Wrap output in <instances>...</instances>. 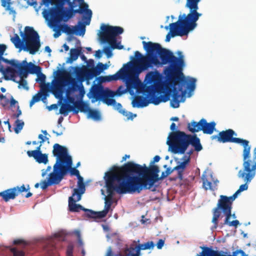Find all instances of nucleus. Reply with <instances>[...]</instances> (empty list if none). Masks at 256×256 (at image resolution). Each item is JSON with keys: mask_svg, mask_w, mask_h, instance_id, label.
<instances>
[{"mask_svg": "<svg viewBox=\"0 0 256 256\" xmlns=\"http://www.w3.org/2000/svg\"><path fill=\"white\" fill-rule=\"evenodd\" d=\"M237 134L232 129H228L220 132L217 135H213L210 136L212 140H216L220 143L232 142L242 144V142L246 144L244 139L234 138Z\"/></svg>", "mask_w": 256, "mask_h": 256, "instance_id": "15", "label": "nucleus"}, {"mask_svg": "<svg viewBox=\"0 0 256 256\" xmlns=\"http://www.w3.org/2000/svg\"><path fill=\"white\" fill-rule=\"evenodd\" d=\"M0 60H2L3 62H4L10 64L12 66H13L14 68L18 70L20 69V73L22 74L24 71H22V69H23L24 68L23 67V66H24L23 64V61L20 63L17 60H8V59L4 58L2 56H1Z\"/></svg>", "mask_w": 256, "mask_h": 256, "instance_id": "29", "label": "nucleus"}, {"mask_svg": "<svg viewBox=\"0 0 256 256\" xmlns=\"http://www.w3.org/2000/svg\"><path fill=\"white\" fill-rule=\"evenodd\" d=\"M100 28L102 32L100 34V38L102 42L108 43L112 49L121 50L122 46H118L116 44L117 36L124 32V29L120 26H111L102 24Z\"/></svg>", "mask_w": 256, "mask_h": 256, "instance_id": "10", "label": "nucleus"}, {"mask_svg": "<svg viewBox=\"0 0 256 256\" xmlns=\"http://www.w3.org/2000/svg\"><path fill=\"white\" fill-rule=\"evenodd\" d=\"M6 10L9 12V14H12L14 15V16H15L16 12L15 10L14 9V8L10 6V3H8V5L6 6Z\"/></svg>", "mask_w": 256, "mask_h": 256, "instance_id": "51", "label": "nucleus"}, {"mask_svg": "<svg viewBox=\"0 0 256 256\" xmlns=\"http://www.w3.org/2000/svg\"><path fill=\"white\" fill-rule=\"evenodd\" d=\"M42 146V144H40V146L36 148V150H34L27 151L26 154H27L28 156L29 157H32V156H34L36 155H38L40 153H42V152L40 151V147Z\"/></svg>", "mask_w": 256, "mask_h": 256, "instance_id": "42", "label": "nucleus"}, {"mask_svg": "<svg viewBox=\"0 0 256 256\" xmlns=\"http://www.w3.org/2000/svg\"><path fill=\"white\" fill-rule=\"evenodd\" d=\"M38 138L40 140V144H42L46 140H48V138L44 136L42 134H40L38 136Z\"/></svg>", "mask_w": 256, "mask_h": 256, "instance_id": "54", "label": "nucleus"}, {"mask_svg": "<svg viewBox=\"0 0 256 256\" xmlns=\"http://www.w3.org/2000/svg\"><path fill=\"white\" fill-rule=\"evenodd\" d=\"M41 72V70L40 71ZM38 74V78L36 80V81L38 82H39L40 84H44L45 85V81H46V76L43 74L42 73H41L40 72L37 73Z\"/></svg>", "mask_w": 256, "mask_h": 256, "instance_id": "44", "label": "nucleus"}, {"mask_svg": "<svg viewBox=\"0 0 256 256\" xmlns=\"http://www.w3.org/2000/svg\"><path fill=\"white\" fill-rule=\"evenodd\" d=\"M104 178L108 196L104 198V210L100 212L104 218L110 208L114 192L118 194H140L124 164L120 167L114 166L105 174Z\"/></svg>", "mask_w": 256, "mask_h": 256, "instance_id": "3", "label": "nucleus"}, {"mask_svg": "<svg viewBox=\"0 0 256 256\" xmlns=\"http://www.w3.org/2000/svg\"><path fill=\"white\" fill-rule=\"evenodd\" d=\"M64 86V81L61 78H58L52 86V92L56 96L62 94V88Z\"/></svg>", "mask_w": 256, "mask_h": 256, "instance_id": "28", "label": "nucleus"}, {"mask_svg": "<svg viewBox=\"0 0 256 256\" xmlns=\"http://www.w3.org/2000/svg\"><path fill=\"white\" fill-rule=\"evenodd\" d=\"M212 222L214 224V228H216L218 226V219L212 218Z\"/></svg>", "mask_w": 256, "mask_h": 256, "instance_id": "62", "label": "nucleus"}, {"mask_svg": "<svg viewBox=\"0 0 256 256\" xmlns=\"http://www.w3.org/2000/svg\"><path fill=\"white\" fill-rule=\"evenodd\" d=\"M160 159V158L159 156H156L153 158L152 162H151L152 164H154L156 162H158Z\"/></svg>", "mask_w": 256, "mask_h": 256, "instance_id": "64", "label": "nucleus"}, {"mask_svg": "<svg viewBox=\"0 0 256 256\" xmlns=\"http://www.w3.org/2000/svg\"><path fill=\"white\" fill-rule=\"evenodd\" d=\"M66 170L62 165L55 164L53 166V172L49 174L48 180L52 185L58 184L66 176Z\"/></svg>", "mask_w": 256, "mask_h": 256, "instance_id": "19", "label": "nucleus"}, {"mask_svg": "<svg viewBox=\"0 0 256 256\" xmlns=\"http://www.w3.org/2000/svg\"><path fill=\"white\" fill-rule=\"evenodd\" d=\"M232 204L227 200L226 196L221 195L218 200L216 207L213 210L214 218L218 220L220 216L221 210L224 214L226 216V218L222 225H228L230 226H235L236 228L239 224L240 222L238 220H234L232 222L230 221V219L232 216Z\"/></svg>", "mask_w": 256, "mask_h": 256, "instance_id": "9", "label": "nucleus"}, {"mask_svg": "<svg viewBox=\"0 0 256 256\" xmlns=\"http://www.w3.org/2000/svg\"><path fill=\"white\" fill-rule=\"evenodd\" d=\"M202 186L203 188L206 190H208V189L214 190L216 187L217 186L218 180L214 182V183H212L210 182H209L207 180L206 178H202Z\"/></svg>", "mask_w": 256, "mask_h": 256, "instance_id": "32", "label": "nucleus"}, {"mask_svg": "<svg viewBox=\"0 0 256 256\" xmlns=\"http://www.w3.org/2000/svg\"><path fill=\"white\" fill-rule=\"evenodd\" d=\"M15 124L14 132L16 134H18L24 127V122L18 119L16 120Z\"/></svg>", "mask_w": 256, "mask_h": 256, "instance_id": "39", "label": "nucleus"}, {"mask_svg": "<svg viewBox=\"0 0 256 256\" xmlns=\"http://www.w3.org/2000/svg\"><path fill=\"white\" fill-rule=\"evenodd\" d=\"M171 132L166 142L174 154H184L190 144L194 147L196 152L200 151L202 146L200 138L196 134H187L184 132L176 130V124L172 122L170 126Z\"/></svg>", "mask_w": 256, "mask_h": 256, "instance_id": "6", "label": "nucleus"}, {"mask_svg": "<svg viewBox=\"0 0 256 256\" xmlns=\"http://www.w3.org/2000/svg\"><path fill=\"white\" fill-rule=\"evenodd\" d=\"M164 240H163L162 239L159 240L156 244L157 248L158 249H161L162 248V246H164Z\"/></svg>", "mask_w": 256, "mask_h": 256, "instance_id": "53", "label": "nucleus"}, {"mask_svg": "<svg viewBox=\"0 0 256 256\" xmlns=\"http://www.w3.org/2000/svg\"><path fill=\"white\" fill-rule=\"evenodd\" d=\"M70 95L68 96H67V97H68V102H70V103H72L73 104V106H74V103L76 102V101L74 100V98L72 97V96H69Z\"/></svg>", "mask_w": 256, "mask_h": 256, "instance_id": "60", "label": "nucleus"}, {"mask_svg": "<svg viewBox=\"0 0 256 256\" xmlns=\"http://www.w3.org/2000/svg\"><path fill=\"white\" fill-rule=\"evenodd\" d=\"M72 158L68 160L62 165V166L66 170V175L69 172L71 176H76L78 179V190H86L85 184L84 182V179L80 174V172L76 168H72Z\"/></svg>", "mask_w": 256, "mask_h": 256, "instance_id": "20", "label": "nucleus"}, {"mask_svg": "<svg viewBox=\"0 0 256 256\" xmlns=\"http://www.w3.org/2000/svg\"><path fill=\"white\" fill-rule=\"evenodd\" d=\"M122 88V86H120L117 91L116 93L118 94V95L120 96L122 94H124L125 92V90H121V89Z\"/></svg>", "mask_w": 256, "mask_h": 256, "instance_id": "63", "label": "nucleus"}, {"mask_svg": "<svg viewBox=\"0 0 256 256\" xmlns=\"http://www.w3.org/2000/svg\"><path fill=\"white\" fill-rule=\"evenodd\" d=\"M13 254V256H24V253L22 250H18L16 248H13L10 249Z\"/></svg>", "mask_w": 256, "mask_h": 256, "instance_id": "47", "label": "nucleus"}, {"mask_svg": "<svg viewBox=\"0 0 256 256\" xmlns=\"http://www.w3.org/2000/svg\"><path fill=\"white\" fill-rule=\"evenodd\" d=\"M13 244H26L24 240H20V239H17V240H14L13 242Z\"/></svg>", "mask_w": 256, "mask_h": 256, "instance_id": "56", "label": "nucleus"}, {"mask_svg": "<svg viewBox=\"0 0 256 256\" xmlns=\"http://www.w3.org/2000/svg\"><path fill=\"white\" fill-rule=\"evenodd\" d=\"M32 157L39 164L43 163L46 164L48 162V155L46 154L40 153Z\"/></svg>", "mask_w": 256, "mask_h": 256, "instance_id": "37", "label": "nucleus"}, {"mask_svg": "<svg viewBox=\"0 0 256 256\" xmlns=\"http://www.w3.org/2000/svg\"><path fill=\"white\" fill-rule=\"evenodd\" d=\"M216 126L214 122H208L206 119L202 118L198 122L192 121L188 123V129L192 133L202 130L204 134H211L215 130Z\"/></svg>", "mask_w": 256, "mask_h": 256, "instance_id": "14", "label": "nucleus"}, {"mask_svg": "<svg viewBox=\"0 0 256 256\" xmlns=\"http://www.w3.org/2000/svg\"><path fill=\"white\" fill-rule=\"evenodd\" d=\"M124 166L140 193L142 190L156 191V182L166 178L175 171L173 168H168L164 172H162L160 177H159L160 170L156 165L146 166L145 164L141 166L129 162L125 164Z\"/></svg>", "mask_w": 256, "mask_h": 256, "instance_id": "4", "label": "nucleus"}, {"mask_svg": "<svg viewBox=\"0 0 256 256\" xmlns=\"http://www.w3.org/2000/svg\"><path fill=\"white\" fill-rule=\"evenodd\" d=\"M81 48H72L70 50V56L69 60L70 62H72L76 60L81 52Z\"/></svg>", "mask_w": 256, "mask_h": 256, "instance_id": "35", "label": "nucleus"}, {"mask_svg": "<svg viewBox=\"0 0 256 256\" xmlns=\"http://www.w3.org/2000/svg\"><path fill=\"white\" fill-rule=\"evenodd\" d=\"M246 144L242 142V144L244 147L242 157H243V164L242 166L244 168V171L248 172V178L252 176L254 174V171L256 172V148L254 149L253 157L250 158V149L251 146L249 145V141L244 140Z\"/></svg>", "mask_w": 256, "mask_h": 256, "instance_id": "12", "label": "nucleus"}, {"mask_svg": "<svg viewBox=\"0 0 256 256\" xmlns=\"http://www.w3.org/2000/svg\"><path fill=\"white\" fill-rule=\"evenodd\" d=\"M150 103H151V98L148 99L146 97L137 96L132 101V104L134 108H142L147 106Z\"/></svg>", "mask_w": 256, "mask_h": 256, "instance_id": "26", "label": "nucleus"}, {"mask_svg": "<svg viewBox=\"0 0 256 256\" xmlns=\"http://www.w3.org/2000/svg\"><path fill=\"white\" fill-rule=\"evenodd\" d=\"M248 172L244 171V168L243 167L242 170H240L238 172V177L244 178L245 184L240 186L239 188L236 191V192L230 196H227V200L230 202L232 204V202L236 198L238 194L240 192L246 190L248 188V184L250 183L251 180L253 179L256 175V172L254 171V174H252V176L248 178Z\"/></svg>", "mask_w": 256, "mask_h": 256, "instance_id": "16", "label": "nucleus"}, {"mask_svg": "<svg viewBox=\"0 0 256 256\" xmlns=\"http://www.w3.org/2000/svg\"><path fill=\"white\" fill-rule=\"evenodd\" d=\"M78 90L80 91V94L82 95V96H83L85 93V92L84 90V86H82V84H80Z\"/></svg>", "mask_w": 256, "mask_h": 256, "instance_id": "59", "label": "nucleus"}, {"mask_svg": "<svg viewBox=\"0 0 256 256\" xmlns=\"http://www.w3.org/2000/svg\"><path fill=\"white\" fill-rule=\"evenodd\" d=\"M86 190H78V188H74L72 196L68 198V209L72 212H78L80 210L84 211L85 208L76 202L81 199L82 195Z\"/></svg>", "mask_w": 256, "mask_h": 256, "instance_id": "17", "label": "nucleus"}, {"mask_svg": "<svg viewBox=\"0 0 256 256\" xmlns=\"http://www.w3.org/2000/svg\"><path fill=\"white\" fill-rule=\"evenodd\" d=\"M11 40L16 48H20V46L22 44V42L19 36L17 34H14V36L12 38Z\"/></svg>", "mask_w": 256, "mask_h": 256, "instance_id": "40", "label": "nucleus"}, {"mask_svg": "<svg viewBox=\"0 0 256 256\" xmlns=\"http://www.w3.org/2000/svg\"><path fill=\"white\" fill-rule=\"evenodd\" d=\"M71 111H72L74 114H76L78 113V110L74 108L72 106L69 104H62L60 109V114H63L64 116H66L68 114V112Z\"/></svg>", "mask_w": 256, "mask_h": 256, "instance_id": "31", "label": "nucleus"}, {"mask_svg": "<svg viewBox=\"0 0 256 256\" xmlns=\"http://www.w3.org/2000/svg\"><path fill=\"white\" fill-rule=\"evenodd\" d=\"M23 64H25L23 66L24 68L22 69V70L24 71L22 72L23 73L22 74L20 73V69L18 70L20 78L19 81L17 82L15 80L14 77L16 71L14 68L11 67L6 68V74L4 78L6 80H12L14 82L18 83L19 84V88L20 86H22L24 88L28 90L27 82L26 80H24V78H26L28 74H34V73L40 72L41 70V68L40 66H36L32 62H30L29 63L27 62L26 60H23Z\"/></svg>", "mask_w": 256, "mask_h": 256, "instance_id": "8", "label": "nucleus"}, {"mask_svg": "<svg viewBox=\"0 0 256 256\" xmlns=\"http://www.w3.org/2000/svg\"><path fill=\"white\" fill-rule=\"evenodd\" d=\"M154 246L152 241H149L144 244H138L134 248L130 247L129 254L130 256H140V250L152 248Z\"/></svg>", "mask_w": 256, "mask_h": 256, "instance_id": "25", "label": "nucleus"}, {"mask_svg": "<svg viewBox=\"0 0 256 256\" xmlns=\"http://www.w3.org/2000/svg\"><path fill=\"white\" fill-rule=\"evenodd\" d=\"M84 212H86V215L87 217L94 218H102L104 216L100 214V212H94L92 210L84 208Z\"/></svg>", "mask_w": 256, "mask_h": 256, "instance_id": "33", "label": "nucleus"}, {"mask_svg": "<svg viewBox=\"0 0 256 256\" xmlns=\"http://www.w3.org/2000/svg\"><path fill=\"white\" fill-rule=\"evenodd\" d=\"M120 112L122 113L124 116L126 117L128 120H132L136 116V114H132V112H128L125 110H120Z\"/></svg>", "mask_w": 256, "mask_h": 256, "instance_id": "45", "label": "nucleus"}, {"mask_svg": "<svg viewBox=\"0 0 256 256\" xmlns=\"http://www.w3.org/2000/svg\"><path fill=\"white\" fill-rule=\"evenodd\" d=\"M52 153L54 156L56 157L55 164L62 165L67 160L72 158L68 155L67 148L58 144H55L53 146Z\"/></svg>", "mask_w": 256, "mask_h": 256, "instance_id": "18", "label": "nucleus"}, {"mask_svg": "<svg viewBox=\"0 0 256 256\" xmlns=\"http://www.w3.org/2000/svg\"><path fill=\"white\" fill-rule=\"evenodd\" d=\"M74 108L76 110H78V112L80 110V112H88L90 109L88 104L83 101L79 100L76 101Z\"/></svg>", "mask_w": 256, "mask_h": 256, "instance_id": "30", "label": "nucleus"}, {"mask_svg": "<svg viewBox=\"0 0 256 256\" xmlns=\"http://www.w3.org/2000/svg\"><path fill=\"white\" fill-rule=\"evenodd\" d=\"M145 80L146 81V84H148L150 85L145 86L144 92L150 96L151 103L158 105L161 102H166L170 100L169 96L166 94L158 96H155L156 93H164L166 88V84L162 81L158 72H149L146 76Z\"/></svg>", "mask_w": 256, "mask_h": 256, "instance_id": "7", "label": "nucleus"}, {"mask_svg": "<svg viewBox=\"0 0 256 256\" xmlns=\"http://www.w3.org/2000/svg\"><path fill=\"white\" fill-rule=\"evenodd\" d=\"M116 94L112 90H104L100 86H96L91 90L92 96L95 100L94 101L102 100L104 96H114Z\"/></svg>", "mask_w": 256, "mask_h": 256, "instance_id": "22", "label": "nucleus"}, {"mask_svg": "<svg viewBox=\"0 0 256 256\" xmlns=\"http://www.w3.org/2000/svg\"><path fill=\"white\" fill-rule=\"evenodd\" d=\"M96 58H100L102 56V52L100 50H98L96 52V54H94Z\"/></svg>", "mask_w": 256, "mask_h": 256, "instance_id": "61", "label": "nucleus"}, {"mask_svg": "<svg viewBox=\"0 0 256 256\" xmlns=\"http://www.w3.org/2000/svg\"><path fill=\"white\" fill-rule=\"evenodd\" d=\"M20 35L25 42L26 46L24 50L34 54L40 46V36L32 27L26 26L24 28V33L20 32Z\"/></svg>", "mask_w": 256, "mask_h": 256, "instance_id": "11", "label": "nucleus"}, {"mask_svg": "<svg viewBox=\"0 0 256 256\" xmlns=\"http://www.w3.org/2000/svg\"><path fill=\"white\" fill-rule=\"evenodd\" d=\"M71 86H68L66 92V96L70 95L72 92L77 91L79 90L80 84H78V82L74 79H72L70 82Z\"/></svg>", "mask_w": 256, "mask_h": 256, "instance_id": "36", "label": "nucleus"}, {"mask_svg": "<svg viewBox=\"0 0 256 256\" xmlns=\"http://www.w3.org/2000/svg\"><path fill=\"white\" fill-rule=\"evenodd\" d=\"M169 26H170V32L166 34V40H165L166 42H170L171 37H172V38L174 37L172 36V32L171 30L170 24Z\"/></svg>", "mask_w": 256, "mask_h": 256, "instance_id": "52", "label": "nucleus"}, {"mask_svg": "<svg viewBox=\"0 0 256 256\" xmlns=\"http://www.w3.org/2000/svg\"><path fill=\"white\" fill-rule=\"evenodd\" d=\"M142 43L146 54L143 56L138 51H136L134 52L136 59L129 62L132 69L135 72L140 74L154 66L169 64V66L164 70V74L170 82L174 85L170 105L174 108H178L180 102L185 100L186 90H194L196 82V80L192 78L190 80V83L187 84L182 72L184 66L182 52L178 51V58H177L170 50L162 48L160 44L145 41Z\"/></svg>", "mask_w": 256, "mask_h": 256, "instance_id": "1", "label": "nucleus"}, {"mask_svg": "<svg viewBox=\"0 0 256 256\" xmlns=\"http://www.w3.org/2000/svg\"><path fill=\"white\" fill-rule=\"evenodd\" d=\"M84 14V15L82 16V20H84V22H78V25H76L74 26H69L68 24H64L60 26V24L62 22L65 23L66 22H60V24H58V26H51L48 20H47L49 24V25L54 28H57L59 27L60 28V30H62L63 32L68 34V35H72L73 34H76V35H79V36H84L85 32H86V25H88L90 24L91 18L92 16V14L91 15V16L90 17V21H88V24H86V22H87V19L84 18V17H88L89 16L86 14V12H84L80 14Z\"/></svg>", "mask_w": 256, "mask_h": 256, "instance_id": "13", "label": "nucleus"}, {"mask_svg": "<svg viewBox=\"0 0 256 256\" xmlns=\"http://www.w3.org/2000/svg\"><path fill=\"white\" fill-rule=\"evenodd\" d=\"M88 116L95 120H99L101 118L100 112L96 110L90 109L88 112Z\"/></svg>", "mask_w": 256, "mask_h": 256, "instance_id": "38", "label": "nucleus"}, {"mask_svg": "<svg viewBox=\"0 0 256 256\" xmlns=\"http://www.w3.org/2000/svg\"><path fill=\"white\" fill-rule=\"evenodd\" d=\"M107 68L106 64H104L102 62H98L96 68H92L88 70V75L90 78H93L99 75L102 72Z\"/></svg>", "mask_w": 256, "mask_h": 256, "instance_id": "27", "label": "nucleus"}, {"mask_svg": "<svg viewBox=\"0 0 256 256\" xmlns=\"http://www.w3.org/2000/svg\"><path fill=\"white\" fill-rule=\"evenodd\" d=\"M42 2L46 6L50 4L54 5L50 8L44 9L42 12L43 17L53 26H58L60 22H68L76 14L84 12H86L89 16L84 18L88 20L86 24H88L92 10L88 8V6L84 0H42Z\"/></svg>", "mask_w": 256, "mask_h": 256, "instance_id": "2", "label": "nucleus"}, {"mask_svg": "<svg viewBox=\"0 0 256 256\" xmlns=\"http://www.w3.org/2000/svg\"><path fill=\"white\" fill-rule=\"evenodd\" d=\"M74 246L72 244H69L66 249V256H73Z\"/></svg>", "mask_w": 256, "mask_h": 256, "instance_id": "50", "label": "nucleus"}, {"mask_svg": "<svg viewBox=\"0 0 256 256\" xmlns=\"http://www.w3.org/2000/svg\"><path fill=\"white\" fill-rule=\"evenodd\" d=\"M125 74V70L123 68H121L115 74L106 76V78L108 82L118 80L120 78H122L124 76Z\"/></svg>", "mask_w": 256, "mask_h": 256, "instance_id": "34", "label": "nucleus"}, {"mask_svg": "<svg viewBox=\"0 0 256 256\" xmlns=\"http://www.w3.org/2000/svg\"><path fill=\"white\" fill-rule=\"evenodd\" d=\"M114 96H104L102 101L108 106L114 105L116 104V101L112 98Z\"/></svg>", "mask_w": 256, "mask_h": 256, "instance_id": "41", "label": "nucleus"}, {"mask_svg": "<svg viewBox=\"0 0 256 256\" xmlns=\"http://www.w3.org/2000/svg\"><path fill=\"white\" fill-rule=\"evenodd\" d=\"M201 0H186V8L190 10L188 14L178 16L176 22L170 24L172 36H184L194 30L197 26L196 22L202 15L198 12V4Z\"/></svg>", "mask_w": 256, "mask_h": 256, "instance_id": "5", "label": "nucleus"}, {"mask_svg": "<svg viewBox=\"0 0 256 256\" xmlns=\"http://www.w3.org/2000/svg\"><path fill=\"white\" fill-rule=\"evenodd\" d=\"M42 94H36L34 96L30 102V106L32 107L34 104L40 100Z\"/></svg>", "mask_w": 256, "mask_h": 256, "instance_id": "43", "label": "nucleus"}, {"mask_svg": "<svg viewBox=\"0 0 256 256\" xmlns=\"http://www.w3.org/2000/svg\"><path fill=\"white\" fill-rule=\"evenodd\" d=\"M126 85L128 89L134 88L136 86L134 80L131 78H128L126 82Z\"/></svg>", "mask_w": 256, "mask_h": 256, "instance_id": "46", "label": "nucleus"}, {"mask_svg": "<svg viewBox=\"0 0 256 256\" xmlns=\"http://www.w3.org/2000/svg\"><path fill=\"white\" fill-rule=\"evenodd\" d=\"M182 159L184 160L180 162L178 166L173 168V170L176 171L177 175L170 178V180H171L176 181L177 180H183L184 172L186 168L187 165L190 162V156H184Z\"/></svg>", "mask_w": 256, "mask_h": 256, "instance_id": "24", "label": "nucleus"}, {"mask_svg": "<svg viewBox=\"0 0 256 256\" xmlns=\"http://www.w3.org/2000/svg\"><path fill=\"white\" fill-rule=\"evenodd\" d=\"M87 65L89 67L92 68H95L94 66V60L92 59H90L87 62Z\"/></svg>", "mask_w": 256, "mask_h": 256, "instance_id": "55", "label": "nucleus"}, {"mask_svg": "<svg viewBox=\"0 0 256 256\" xmlns=\"http://www.w3.org/2000/svg\"><path fill=\"white\" fill-rule=\"evenodd\" d=\"M52 186L51 183L49 182V180H43L41 182V188L42 190L46 189L48 186Z\"/></svg>", "mask_w": 256, "mask_h": 256, "instance_id": "49", "label": "nucleus"}, {"mask_svg": "<svg viewBox=\"0 0 256 256\" xmlns=\"http://www.w3.org/2000/svg\"><path fill=\"white\" fill-rule=\"evenodd\" d=\"M202 250L200 254H197L196 256H246L244 252L241 250L235 251L232 255H224L221 252L214 250L208 247H202Z\"/></svg>", "mask_w": 256, "mask_h": 256, "instance_id": "23", "label": "nucleus"}, {"mask_svg": "<svg viewBox=\"0 0 256 256\" xmlns=\"http://www.w3.org/2000/svg\"><path fill=\"white\" fill-rule=\"evenodd\" d=\"M50 170H51L50 166H48L46 170H42V177H44L46 175L47 172L50 171Z\"/></svg>", "mask_w": 256, "mask_h": 256, "instance_id": "57", "label": "nucleus"}, {"mask_svg": "<svg viewBox=\"0 0 256 256\" xmlns=\"http://www.w3.org/2000/svg\"><path fill=\"white\" fill-rule=\"evenodd\" d=\"M25 190V186L22 184L20 186H15L0 192V196L4 201L8 202L10 200H14L20 194Z\"/></svg>", "mask_w": 256, "mask_h": 256, "instance_id": "21", "label": "nucleus"}, {"mask_svg": "<svg viewBox=\"0 0 256 256\" xmlns=\"http://www.w3.org/2000/svg\"><path fill=\"white\" fill-rule=\"evenodd\" d=\"M22 114V111L20 109V106H18L17 108V112L16 114H15L13 115V116L16 118H18Z\"/></svg>", "mask_w": 256, "mask_h": 256, "instance_id": "58", "label": "nucleus"}, {"mask_svg": "<svg viewBox=\"0 0 256 256\" xmlns=\"http://www.w3.org/2000/svg\"><path fill=\"white\" fill-rule=\"evenodd\" d=\"M103 50L108 58H110L112 56V49L110 47L106 46V47L104 48Z\"/></svg>", "mask_w": 256, "mask_h": 256, "instance_id": "48", "label": "nucleus"}]
</instances>
